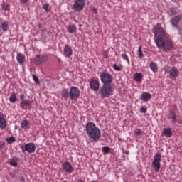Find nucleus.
I'll return each instance as SVG.
<instances>
[{
    "label": "nucleus",
    "mask_w": 182,
    "mask_h": 182,
    "mask_svg": "<svg viewBox=\"0 0 182 182\" xmlns=\"http://www.w3.org/2000/svg\"><path fill=\"white\" fill-rule=\"evenodd\" d=\"M86 133L92 143L99 141L100 140V129L96 127L95 123L90 122L85 126Z\"/></svg>",
    "instance_id": "nucleus-1"
},
{
    "label": "nucleus",
    "mask_w": 182,
    "mask_h": 182,
    "mask_svg": "<svg viewBox=\"0 0 182 182\" xmlns=\"http://www.w3.org/2000/svg\"><path fill=\"white\" fill-rule=\"evenodd\" d=\"M155 43L157 48H162L165 52H168L173 49V41L171 40H164V38L155 39Z\"/></svg>",
    "instance_id": "nucleus-2"
},
{
    "label": "nucleus",
    "mask_w": 182,
    "mask_h": 182,
    "mask_svg": "<svg viewBox=\"0 0 182 182\" xmlns=\"http://www.w3.org/2000/svg\"><path fill=\"white\" fill-rule=\"evenodd\" d=\"M114 89L112 84H103L100 89L99 95L103 99L105 97H110L113 95Z\"/></svg>",
    "instance_id": "nucleus-3"
},
{
    "label": "nucleus",
    "mask_w": 182,
    "mask_h": 182,
    "mask_svg": "<svg viewBox=\"0 0 182 182\" xmlns=\"http://www.w3.org/2000/svg\"><path fill=\"white\" fill-rule=\"evenodd\" d=\"M100 80L103 85H112L113 77L107 71L101 72L100 75Z\"/></svg>",
    "instance_id": "nucleus-4"
},
{
    "label": "nucleus",
    "mask_w": 182,
    "mask_h": 182,
    "mask_svg": "<svg viewBox=\"0 0 182 182\" xmlns=\"http://www.w3.org/2000/svg\"><path fill=\"white\" fill-rule=\"evenodd\" d=\"M86 5V0H75L73 9L75 12H82Z\"/></svg>",
    "instance_id": "nucleus-5"
},
{
    "label": "nucleus",
    "mask_w": 182,
    "mask_h": 182,
    "mask_svg": "<svg viewBox=\"0 0 182 182\" xmlns=\"http://www.w3.org/2000/svg\"><path fill=\"white\" fill-rule=\"evenodd\" d=\"M160 161H161V154L157 153L152 161V167L154 168L156 173H159L160 168L161 167Z\"/></svg>",
    "instance_id": "nucleus-6"
},
{
    "label": "nucleus",
    "mask_w": 182,
    "mask_h": 182,
    "mask_svg": "<svg viewBox=\"0 0 182 182\" xmlns=\"http://www.w3.org/2000/svg\"><path fill=\"white\" fill-rule=\"evenodd\" d=\"M80 97V90L77 87L73 86L70 88V100H76Z\"/></svg>",
    "instance_id": "nucleus-7"
},
{
    "label": "nucleus",
    "mask_w": 182,
    "mask_h": 182,
    "mask_svg": "<svg viewBox=\"0 0 182 182\" xmlns=\"http://www.w3.org/2000/svg\"><path fill=\"white\" fill-rule=\"evenodd\" d=\"M21 149L23 153H25V151H28V153H35L36 146L33 143H28L22 144Z\"/></svg>",
    "instance_id": "nucleus-8"
},
{
    "label": "nucleus",
    "mask_w": 182,
    "mask_h": 182,
    "mask_svg": "<svg viewBox=\"0 0 182 182\" xmlns=\"http://www.w3.org/2000/svg\"><path fill=\"white\" fill-rule=\"evenodd\" d=\"M48 60V55L47 54H38L36 55L34 58L35 65H42V63H45Z\"/></svg>",
    "instance_id": "nucleus-9"
},
{
    "label": "nucleus",
    "mask_w": 182,
    "mask_h": 182,
    "mask_svg": "<svg viewBox=\"0 0 182 182\" xmlns=\"http://www.w3.org/2000/svg\"><path fill=\"white\" fill-rule=\"evenodd\" d=\"M181 19H182V14H179L171 18L169 22L171 26H173V28H178V23H180Z\"/></svg>",
    "instance_id": "nucleus-10"
},
{
    "label": "nucleus",
    "mask_w": 182,
    "mask_h": 182,
    "mask_svg": "<svg viewBox=\"0 0 182 182\" xmlns=\"http://www.w3.org/2000/svg\"><path fill=\"white\" fill-rule=\"evenodd\" d=\"M154 33V36L158 38V39H163V38L166 36V31H164V28L161 27H157L155 28Z\"/></svg>",
    "instance_id": "nucleus-11"
},
{
    "label": "nucleus",
    "mask_w": 182,
    "mask_h": 182,
    "mask_svg": "<svg viewBox=\"0 0 182 182\" xmlns=\"http://www.w3.org/2000/svg\"><path fill=\"white\" fill-rule=\"evenodd\" d=\"M100 86V83L99 82V80L91 79L90 82V87L92 89V90H94V92H97L99 90V87Z\"/></svg>",
    "instance_id": "nucleus-12"
},
{
    "label": "nucleus",
    "mask_w": 182,
    "mask_h": 182,
    "mask_svg": "<svg viewBox=\"0 0 182 182\" xmlns=\"http://www.w3.org/2000/svg\"><path fill=\"white\" fill-rule=\"evenodd\" d=\"M62 168L64 171L66 173H73V166L69 162H64L62 164Z\"/></svg>",
    "instance_id": "nucleus-13"
},
{
    "label": "nucleus",
    "mask_w": 182,
    "mask_h": 182,
    "mask_svg": "<svg viewBox=\"0 0 182 182\" xmlns=\"http://www.w3.org/2000/svg\"><path fill=\"white\" fill-rule=\"evenodd\" d=\"M73 53V51L72 50V48L68 45L65 46L63 51L64 56H65V58H70Z\"/></svg>",
    "instance_id": "nucleus-14"
},
{
    "label": "nucleus",
    "mask_w": 182,
    "mask_h": 182,
    "mask_svg": "<svg viewBox=\"0 0 182 182\" xmlns=\"http://www.w3.org/2000/svg\"><path fill=\"white\" fill-rule=\"evenodd\" d=\"M31 103H32V101L29 100H25L21 101V102L20 103L21 109H23V110H28V107L31 106Z\"/></svg>",
    "instance_id": "nucleus-15"
},
{
    "label": "nucleus",
    "mask_w": 182,
    "mask_h": 182,
    "mask_svg": "<svg viewBox=\"0 0 182 182\" xmlns=\"http://www.w3.org/2000/svg\"><path fill=\"white\" fill-rule=\"evenodd\" d=\"M168 119L172 120V123L176 124L177 123V116L176 115V112L173 110L169 111V114H168Z\"/></svg>",
    "instance_id": "nucleus-16"
},
{
    "label": "nucleus",
    "mask_w": 182,
    "mask_h": 182,
    "mask_svg": "<svg viewBox=\"0 0 182 182\" xmlns=\"http://www.w3.org/2000/svg\"><path fill=\"white\" fill-rule=\"evenodd\" d=\"M161 136H166V137H171L173 136L171 128H164L162 131Z\"/></svg>",
    "instance_id": "nucleus-17"
},
{
    "label": "nucleus",
    "mask_w": 182,
    "mask_h": 182,
    "mask_svg": "<svg viewBox=\"0 0 182 182\" xmlns=\"http://www.w3.org/2000/svg\"><path fill=\"white\" fill-rule=\"evenodd\" d=\"M6 119H5V115L4 114L0 113V129H6Z\"/></svg>",
    "instance_id": "nucleus-18"
},
{
    "label": "nucleus",
    "mask_w": 182,
    "mask_h": 182,
    "mask_svg": "<svg viewBox=\"0 0 182 182\" xmlns=\"http://www.w3.org/2000/svg\"><path fill=\"white\" fill-rule=\"evenodd\" d=\"M179 75V72H178V69H177V68L176 67H173L171 70L169 71V76L171 77H178Z\"/></svg>",
    "instance_id": "nucleus-19"
},
{
    "label": "nucleus",
    "mask_w": 182,
    "mask_h": 182,
    "mask_svg": "<svg viewBox=\"0 0 182 182\" xmlns=\"http://www.w3.org/2000/svg\"><path fill=\"white\" fill-rule=\"evenodd\" d=\"M140 99L142 102H149V100L151 99V94L149 92H144L141 94Z\"/></svg>",
    "instance_id": "nucleus-20"
},
{
    "label": "nucleus",
    "mask_w": 182,
    "mask_h": 182,
    "mask_svg": "<svg viewBox=\"0 0 182 182\" xmlns=\"http://www.w3.org/2000/svg\"><path fill=\"white\" fill-rule=\"evenodd\" d=\"M61 96L64 99H68V97H70V91L68 88H64L61 91Z\"/></svg>",
    "instance_id": "nucleus-21"
},
{
    "label": "nucleus",
    "mask_w": 182,
    "mask_h": 182,
    "mask_svg": "<svg viewBox=\"0 0 182 182\" xmlns=\"http://www.w3.org/2000/svg\"><path fill=\"white\" fill-rule=\"evenodd\" d=\"M16 59L17 62H18L20 65H22V63L25 62V55H23L22 53H18Z\"/></svg>",
    "instance_id": "nucleus-22"
},
{
    "label": "nucleus",
    "mask_w": 182,
    "mask_h": 182,
    "mask_svg": "<svg viewBox=\"0 0 182 182\" xmlns=\"http://www.w3.org/2000/svg\"><path fill=\"white\" fill-rule=\"evenodd\" d=\"M151 70H152V72H154V73H156V72H158L159 70V68H157V64L154 62H151L149 64Z\"/></svg>",
    "instance_id": "nucleus-23"
},
{
    "label": "nucleus",
    "mask_w": 182,
    "mask_h": 182,
    "mask_svg": "<svg viewBox=\"0 0 182 182\" xmlns=\"http://www.w3.org/2000/svg\"><path fill=\"white\" fill-rule=\"evenodd\" d=\"M68 33H76V26L74 24H70L68 27Z\"/></svg>",
    "instance_id": "nucleus-24"
},
{
    "label": "nucleus",
    "mask_w": 182,
    "mask_h": 182,
    "mask_svg": "<svg viewBox=\"0 0 182 182\" xmlns=\"http://www.w3.org/2000/svg\"><path fill=\"white\" fill-rule=\"evenodd\" d=\"M28 124H29V121L26 119H24L21 122V126L22 129H24V130L29 129Z\"/></svg>",
    "instance_id": "nucleus-25"
},
{
    "label": "nucleus",
    "mask_w": 182,
    "mask_h": 182,
    "mask_svg": "<svg viewBox=\"0 0 182 182\" xmlns=\"http://www.w3.org/2000/svg\"><path fill=\"white\" fill-rule=\"evenodd\" d=\"M141 79H143V74L141 73H136L134 75V80L136 82H141Z\"/></svg>",
    "instance_id": "nucleus-26"
},
{
    "label": "nucleus",
    "mask_w": 182,
    "mask_h": 182,
    "mask_svg": "<svg viewBox=\"0 0 182 182\" xmlns=\"http://www.w3.org/2000/svg\"><path fill=\"white\" fill-rule=\"evenodd\" d=\"M43 9H44L45 12H46L47 14L48 12H50V11L52 10V7L48 3L43 4Z\"/></svg>",
    "instance_id": "nucleus-27"
},
{
    "label": "nucleus",
    "mask_w": 182,
    "mask_h": 182,
    "mask_svg": "<svg viewBox=\"0 0 182 182\" xmlns=\"http://www.w3.org/2000/svg\"><path fill=\"white\" fill-rule=\"evenodd\" d=\"M3 32H6L8 31V28H9V25L8 24V22L4 21L1 25Z\"/></svg>",
    "instance_id": "nucleus-28"
},
{
    "label": "nucleus",
    "mask_w": 182,
    "mask_h": 182,
    "mask_svg": "<svg viewBox=\"0 0 182 182\" xmlns=\"http://www.w3.org/2000/svg\"><path fill=\"white\" fill-rule=\"evenodd\" d=\"M1 8L4 11H11V5L6 3L1 4Z\"/></svg>",
    "instance_id": "nucleus-29"
},
{
    "label": "nucleus",
    "mask_w": 182,
    "mask_h": 182,
    "mask_svg": "<svg viewBox=\"0 0 182 182\" xmlns=\"http://www.w3.org/2000/svg\"><path fill=\"white\" fill-rule=\"evenodd\" d=\"M110 150H112V149L109 146H104L102 148L103 154H108V153H110Z\"/></svg>",
    "instance_id": "nucleus-30"
},
{
    "label": "nucleus",
    "mask_w": 182,
    "mask_h": 182,
    "mask_svg": "<svg viewBox=\"0 0 182 182\" xmlns=\"http://www.w3.org/2000/svg\"><path fill=\"white\" fill-rule=\"evenodd\" d=\"M138 58H139V59L144 58V54H143V51L141 50V46H140L138 49Z\"/></svg>",
    "instance_id": "nucleus-31"
},
{
    "label": "nucleus",
    "mask_w": 182,
    "mask_h": 182,
    "mask_svg": "<svg viewBox=\"0 0 182 182\" xmlns=\"http://www.w3.org/2000/svg\"><path fill=\"white\" fill-rule=\"evenodd\" d=\"M9 101L11 103H15L16 102V94L15 92L10 96Z\"/></svg>",
    "instance_id": "nucleus-32"
},
{
    "label": "nucleus",
    "mask_w": 182,
    "mask_h": 182,
    "mask_svg": "<svg viewBox=\"0 0 182 182\" xmlns=\"http://www.w3.org/2000/svg\"><path fill=\"white\" fill-rule=\"evenodd\" d=\"M6 141L11 144V143H15L16 141V138L15 136H10L6 138Z\"/></svg>",
    "instance_id": "nucleus-33"
},
{
    "label": "nucleus",
    "mask_w": 182,
    "mask_h": 182,
    "mask_svg": "<svg viewBox=\"0 0 182 182\" xmlns=\"http://www.w3.org/2000/svg\"><path fill=\"white\" fill-rule=\"evenodd\" d=\"M121 56H122V59H124V60H127L128 65H130V61L129 60V56H127V54L123 53V54H122Z\"/></svg>",
    "instance_id": "nucleus-34"
},
{
    "label": "nucleus",
    "mask_w": 182,
    "mask_h": 182,
    "mask_svg": "<svg viewBox=\"0 0 182 182\" xmlns=\"http://www.w3.org/2000/svg\"><path fill=\"white\" fill-rule=\"evenodd\" d=\"M33 79L35 82L37 83V85H41V81H39V78L36 75L33 74Z\"/></svg>",
    "instance_id": "nucleus-35"
},
{
    "label": "nucleus",
    "mask_w": 182,
    "mask_h": 182,
    "mask_svg": "<svg viewBox=\"0 0 182 182\" xmlns=\"http://www.w3.org/2000/svg\"><path fill=\"white\" fill-rule=\"evenodd\" d=\"M141 133H143V131H141V129H136L134 130V134L136 136H141Z\"/></svg>",
    "instance_id": "nucleus-36"
},
{
    "label": "nucleus",
    "mask_w": 182,
    "mask_h": 182,
    "mask_svg": "<svg viewBox=\"0 0 182 182\" xmlns=\"http://www.w3.org/2000/svg\"><path fill=\"white\" fill-rule=\"evenodd\" d=\"M169 11L171 15H177V9H176L175 8H171Z\"/></svg>",
    "instance_id": "nucleus-37"
},
{
    "label": "nucleus",
    "mask_w": 182,
    "mask_h": 182,
    "mask_svg": "<svg viewBox=\"0 0 182 182\" xmlns=\"http://www.w3.org/2000/svg\"><path fill=\"white\" fill-rule=\"evenodd\" d=\"M10 166H11L12 167H17L18 166V162L16 161H11L9 162Z\"/></svg>",
    "instance_id": "nucleus-38"
},
{
    "label": "nucleus",
    "mask_w": 182,
    "mask_h": 182,
    "mask_svg": "<svg viewBox=\"0 0 182 182\" xmlns=\"http://www.w3.org/2000/svg\"><path fill=\"white\" fill-rule=\"evenodd\" d=\"M113 68L114 70H117L118 72H120V70H122V68L120 66H117V65L116 64L113 65Z\"/></svg>",
    "instance_id": "nucleus-39"
},
{
    "label": "nucleus",
    "mask_w": 182,
    "mask_h": 182,
    "mask_svg": "<svg viewBox=\"0 0 182 182\" xmlns=\"http://www.w3.org/2000/svg\"><path fill=\"white\" fill-rule=\"evenodd\" d=\"M140 110L141 113H147V109L144 107H141Z\"/></svg>",
    "instance_id": "nucleus-40"
},
{
    "label": "nucleus",
    "mask_w": 182,
    "mask_h": 182,
    "mask_svg": "<svg viewBox=\"0 0 182 182\" xmlns=\"http://www.w3.org/2000/svg\"><path fill=\"white\" fill-rule=\"evenodd\" d=\"M5 147V142H0V149H4Z\"/></svg>",
    "instance_id": "nucleus-41"
},
{
    "label": "nucleus",
    "mask_w": 182,
    "mask_h": 182,
    "mask_svg": "<svg viewBox=\"0 0 182 182\" xmlns=\"http://www.w3.org/2000/svg\"><path fill=\"white\" fill-rule=\"evenodd\" d=\"M122 152L126 154L127 156H129V151H125L124 148H122Z\"/></svg>",
    "instance_id": "nucleus-42"
},
{
    "label": "nucleus",
    "mask_w": 182,
    "mask_h": 182,
    "mask_svg": "<svg viewBox=\"0 0 182 182\" xmlns=\"http://www.w3.org/2000/svg\"><path fill=\"white\" fill-rule=\"evenodd\" d=\"M20 99H21V102H23V100H25V95H21Z\"/></svg>",
    "instance_id": "nucleus-43"
},
{
    "label": "nucleus",
    "mask_w": 182,
    "mask_h": 182,
    "mask_svg": "<svg viewBox=\"0 0 182 182\" xmlns=\"http://www.w3.org/2000/svg\"><path fill=\"white\" fill-rule=\"evenodd\" d=\"M20 181L25 182V177L23 176H20Z\"/></svg>",
    "instance_id": "nucleus-44"
},
{
    "label": "nucleus",
    "mask_w": 182,
    "mask_h": 182,
    "mask_svg": "<svg viewBox=\"0 0 182 182\" xmlns=\"http://www.w3.org/2000/svg\"><path fill=\"white\" fill-rule=\"evenodd\" d=\"M28 0H20L21 4H26Z\"/></svg>",
    "instance_id": "nucleus-45"
},
{
    "label": "nucleus",
    "mask_w": 182,
    "mask_h": 182,
    "mask_svg": "<svg viewBox=\"0 0 182 182\" xmlns=\"http://www.w3.org/2000/svg\"><path fill=\"white\" fill-rule=\"evenodd\" d=\"M176 29H177L178 31V32H181L182 31V28L178 27V28H176Z\"/></svg>",
    "instance_id": "nucleus-46"
},
{
    "label": "nucleus",
    "mask_w": 182,
    "mask_h": 182,
    "mask_svg": "<svg viewBox=\"0 0 182 182\" xmlns=\"http://www.w3.org/2000/svg\"><path fill=\"white\" fill-rule=\"evenodd\" d=\"M92 11H93V12H95V14H97V8H94Z\"/></svg>",
    "instance_id": "nucleus-47"
},
{
    "label": "nucleus",
    "mask_w": 182,
    "mask_h": 182,
    "mask_svg": "<svg viewBox=\"0 0 182 182\" xmlns=\"http://www.w3.org/2000/svg\"><path fill=\"white\" fill-rule=\"evenodd\" d=\"M38 28L39 29H42V23H38Z\"/></svg>",
    "instance_id": "nucleus-48"
},
{
    "label": "nucleus",
    "mask_w": 182,
    "mask_h": 182,
    "mask_svg": "<svg viewBox=\"0 0 182 182\" xmlns=\"http://www.w3.org/2000/svg\"><path fill=\"white\" fill-rule=\"evenodd\" d=\"M119 141H122V138H118Z\"/></svg>",
    "instance_id": "nucleus-49"
},
{
    "label": "nucleus",
    "mask_w": 182,
    "mask_h": 182,
    "mask_svg": "<svg viewBox=\"0 0 182 182\" xmlns=\"http://www.w3.org/2000/svg\"><path fill=\"white\" fill-rule=\"evenodd\" d=\"M58 62H60V60H58Z\"/></svg>",
    "instance_id": "nucleus-50"
},
{
    "label": "nucleus",
    "mask_w": 182,
    "mask_h": 182,
    "mask_svg": "<svg viewBox=\"0 0 182 182\" xmlns=\"http://www.w3.org/2000/svg\"><path fill=\"white\" fill-rule=\"evenodd\" d=\"M17 129V127H16V129Z\"/></svg>",
    "instance_id": "nucleus-51"
}]
</instances>
